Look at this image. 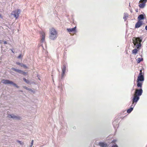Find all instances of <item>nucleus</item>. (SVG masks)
Masks as SVG:
<instances>
[{
    "label": "nucleus",
    "instance_id": "nucleus-36",
    "mask_svg": "<svg viewBox=\"0 0 147 147\" xmlns=\"http://www.w3.org/2000/svg\"><path fill=\"white\" fill-rule=\"evenodd\" d=\"M20 91L21 92H23L22 91V90H20Z\"/></svg>",
    "mask_w": 147,
    "mask_h": 147
},
{
    "label": "nucleus",
    "instance_id": "nucleus-27",
    "mask_svg": "<svg viewBox=\"0 0 147 147\" xmlns=\"http://www.w3.org/2000/svg\"><path fill=\"white\" fill-rule=\"evenodd\" d=\"M16 63L18 65H20L21 66V65H22V64H21V63H20L18 62H16Z\"/></svg>",
    "mask_w": 147,
    "mask_h": 147
},
{
    "label": "nucleus",
    "instance_id": "nucleus-29",
    "mask_svg": "<svg viewBox=\"0 0 147 147\" xmlns=\"http://www.w3.org/2000/svg\"><path fill=\"white\" fill-rule=\"evenodd\" d=\"M112 147H118V146L117 145H113Z\"/></svg>",
    "mask_w": 147,
    "mask_h": 147
},
{
    "label": "nucleus",
    "instance_id": "nucleus-18",
    "mask_svg": "<svg viewBox=\"0 0 147 147\" xmlns=\"http://www.w3.org/2000/svg\"><path fill=\"white\" fill-rule=\"evenodd\" d=\"M11 69L13 70L14 71L17 72H19V71H20V69H16L15 68H11Z\"/></svg>",
    "mask_w": 147,
    "mask_h": 147
},
{
    "label": "nucleus",
    "instance_id": "nucleus-2",
    "mask_svg": "<svg viewBox=\"0 0 147 147\" xmlns=\"http://www.w3.org/2000/svg\"><path fill=\"white\" fill-rule=\"evenodd\" d=\"M132 40L135 48L139 49L141 47L140 43L142 41V39L139 37H134L132 39Z\"/></svg>",
    "mask_w": 147,
    "mask_h": 147
},
{
    "label": "nucleus",
    "instance_id": "nucleus-7",
    "mask_svg": "<svg viewBox=\"0 0 147 147\" xmlns=\"http://www.w3.org/2000/svg\"><path fill=\"white\" fill-rule=\"evenodd\" d=\"M76 27L71 28H67V30L69 32L70 34H71V32H73V34L75 33L76 32Z\"/></svg>",
    "mask_w": 147,
    "mask_h": 147
},
{
    "label": "nucleus",
    "instance_id": "nucleus-33",
    "mask_svg": "<svg viewBox=\"0 0 147 147\" xmlns=\"http://www.w3.org/2000/svg\"><path fill=\"white\" fill-rule=\"evenodd\" d=\"M0 18H3V17L1 16V15L0 14Z\"/></svg>",
    "mask_w": 147,
    "mask_h": 147
},
{
    "label": "nucleus",
    "instance_id": "nucleus-23",
    "mask_svg": "<svg viewBox=\"0 0 147 147\" xmlns=\"http://www.w3.org/2000/svg\"><path fill=\"white\" fill-rule=\"evenodd\" d=\"M65 72L63 73V72H62V73L61 74V78L62 79L63 77L65 75Z\"/></svg>",
    "mask_w": 147,
    "mask_h": 147
},
{
    "label": "nucleus",
    "instance_id": "nucleus-19",
    "mask_svg": "<svg viewBox=\"0 0 147 147\" xmlns=\"http://www.w3.org/2000/svg\"><path fill=\"white\" fill-rule=\"evenodd\" d=\"M23 80L27 84H29L30 82L29 81L27 80L25 78H23Z\"/></svg>",
    "mask_w": 147,
    "mask_h": 147
},
{
    "label": "nucleus",
    "instance_id": "nucleus-4",
    "mask_svg": "<svg viewBox=\"0 0 147 147\" xmlns=\"http://www.w3.org/2000/svg\"><path fill=\"white\" fill-rule=\"evenodd\" d=\"M144 76L142 74L141 71L140 70V73L138 76L137 79V86L138 87H142V82L144 81Z\"/></svg>",
    "mask_w": 147,
    "mask_h": 147
},
{
    "label": "nucleus",
    "instance_id": "nucleus-25",
    "mask_svg": "<svg viewBox=\"0 0 147 147\" xmlns=\"http://www.w3.org/2000/svg\"><path fill=\"white\" fill-rule=\"evenodd\" d=\"M33 142H34V140H32V141H31V145H30V147H32V146L33 145Z\"/></svg>",
    "mask_w": 147,
    "mask_h": 147
},
{
    "label": "nucleus",
    "instance_id": "nucleus-34",
    "mask_svg": "<svg viewBox=\"0 0 147 147\" xmlns=\"http://www.w3.org/2000/svg\"><path fill=\"white\" fill-rule=\"evenodd\" d=\"M145 29L147 30V26H146L145 27Z\"/></svg>",
    "mask_w": 147,
    "mask_h": 147
},
{
    "label": "nucleus",
    "instance_id": "nucleus-12",
    "mask_svg": "<svg viewBox=\"0 0 147 147\" xmlns=\"http://www.w3.org/2000/svg\"><path fill=\"white\" fill-rule=\"evenodd\" d=\"M144 16L142 14L140 15L138 17V19L140 21L141 20L144 19Z\"/></svg>",
    "mask_w": 147,
    "mask_h": 147
},
{
    "label": "nucleus",
    "instance_id": "nucleus-13",
    "mask_svg": "<svg viewBox=\"0 0 147 147\" xmlns=\"http://www.w3.org/2000/svg\"><path fill=\"white\" fill-rule=\"evenodd\" d=\"M141 3L139 5V6L140 7L143 8L145 5V3Z\"/></svg>",
    "mask_w": 147,
    "mask_h": 147
},
{
    "label": "nucleus",
    "instance_id": "nucleus-11",
    "mask_svg": "<svg viewBox=\"0 0 147 147\" xmlns=\"http://www.w3.org/2000/svg\"><path fill=\"white\" fill-rule=\"evenodd\" d=\"M9 118H16L17 119H20V117H17L15 116L14 115H9Z\"/></svg>",
    "mask_w": 147,
    "mask_h": 147
},
{
    "label": "nucleus",
    "instance_id": "nucleus-32",
    "mask_svg": "<svg viewBox=\"0 0 147 147\" xmlns=\"http://www.w3.org/2000/svg\"><path fill=\"white\" fill-rule=\"evenodd\" d=\"M116 141V140H113L112 142L113 143H115Z\"/></svg>",
    "mask_w": 147,
    "mask_h": 147
},
{
    "label": "nucleus",
    "instance_id": "nucleus-15",
    "mask_svg": "<svg viewBox=\"0 0 147 147\" xmlns=\"http://www.w3.org/2000/svg\"><path fill=\"white\" fill-rule=\"evenodd\" d=\"M138 50L137 49H135L132 50V53L133 54L136 55L138 51Z\"/></svg>",
    "mask_w": 147,
    "mask_h": 147
},
{
    "label": "nucleus",
    "instance_id": "nucleus-1",
    "mask_svg": "<svg viewBox=\"0 0 147 147\" xmlns=\"http://www.w3.org/2000/svg\"><path fill=\"white\" fill-rule=\"evenodd\" d=\"M143 92L141 88L140 89H136L135 90L134 97V102L138 101L140 99V96L142 95Z\"/></svg>",
    "mask_w": 147,
    "mask_h": 147
},
{
    "label": "nucleus",
    "instance_id": "nucleus-8",
    "mask_svg": "<svg viewBox=\"0 0 147 147\" xmlns=\"http://www.w3.org/2000/svg\"><path fill=\"white\" fill-rule=\"evenodd\" d=\"M40 36L41 38V41L42 42H43L45 40V33L43 31H42L40 32Z\"/></svg>",
    "mask_w": 147,
    "mask_h": 147
},
{
    "label": "nucleus",
    "instance_id": "nucleus-5",
    "mask_svg": "<svg viewBox=\"0 0 147 147\" xmlns=\"http://www.w3.org/2000/svg\"><path fill=\"white\" fill-rule=\"evenodd\" d=\"M1 82L2 83L5 84H12L13 86H15L17 88H19V87L16 84L13 83L12 81H10L9 80L3 79L2 80Z\"/></svg>",
    "mask_w": 147,
    "mask_h": 147
},
{
    "label": "nucleus",
    "instance_id": "nucleus-35",
    "mask_svg": "<svg viewBox=\"0 0 147 147\" xmlns=\"http://www.w3.org/2000/svg\"><path fill=\"white\" fill-rule=\"evenodd\" d=\"M0 43H2V42H1V40H0Z\"/></svg>",
    "mask_w": 147,
    "mask_h": 147
},
{
    "label": "nucleus",
    "instance_id": "nucleus-10",
    "mask_svg": "<svg viewBox=\"0 0 147 147\" xmlns=\"http://www.w3.org/2000/svg\"><path fill=\"white\" fill-rule=\"evenodd\" d=\"M99 144L101 147H106L107 146V144L103 142H100Z\"/></svg>",
    "mask_w": 147,
    "mask_h": 147
},
{
    "label": "nucleus",
    "instance_id": "nucleus-17",
    "mask_svg": "<svg viewBox=\"0 0 147 147\" xmlns=\"http://www.w3.org/2000/svg\"><path fill=\"white\" fill-rule=\"evenodd\" d=\"M133 110V107H131L130 109H127V112L128 113H130L131 112V111Z\"/></svg>",
    "mask_w": 147,
    "mask_h": 147
},
{
    "label": "nucleus",
    "instance_id": "nucleus-22",
    "mask_svg": "<svg viewBox=\"0 0 147 147\" xmlns=\"http://www.w3.org/2000/svg\"><path fill=\"white\" fill-rule=\"evenodd\" d=\"M21 67H23L25 69H27L28 68L25 65L22 64V65H21Z\"/></svg>",
    "mask_w": 147,
    "mask_h": 147
},
{
    "label": "nucleus",
    "instance_id": "nucleus-6",
    "mask_svg": "<svg viewBox=\"0 0 147 147\" xmlns=\"http://www.w3.org/2000/svg\"><path fill=\"white\" fill-rule=\"evenodd\" d=\"M20 13V10L18 9L13 11L11 14L13 15L14 17L16 19L18 18Z\"/></svg>",
    "mask_w": 147,
    "mask_h": 147
},
{
    "label": "nucleus",
    "instance_id": "nucleus-28",
    "mask_svg": "<svg viewBox=\"0 0 147 147\" xmlns=\"http://www.w3.org/2000/svg\"><path fill=\"white\" fill-rule=\"evenodd\" d=\"M22 74H23L25 76L26 75V73L23 71Z\"/></svg>",
    "mask_w": 147,
    "mask_h": 147
},
{
    "label": "nucleus",
    "instance_id": "nucleus-30",
    "mask_svg": "<svg viewBox=\"0 0 147 147\" xmlns=\"http://www.w3.org/2000/svg\"><path fill=\"white\" fill-rule=\"evenodd\" d=\"M23 71L21 70H20V71H19V72L18 73H21V74H22V72H23Z\"/></svg>",
    "mask_w": 147,
    "mask_h": 147
},
{
    "label": "nucleus",
    "instance_id": "nucleus-24",
    "mask_svg": "<svg viewBox=\"0 0 147 147\" xmlns=\"http://www.w3.org/2000/svg\"><path fill=\"white\" fill-rule=\"evenodd\" d=\"M17 142L19 143L21 145H22L24 144V143L23 142H22L21 141L19 140H18Z\"/></svg>",
    "mask_w": 147,
    "mask_h": 147
},
{
    "label": "nucleus",
    "instance_id": "nucleus-26",
    "mask_svg": "<svg viewBox=\"0 0 147 147\" xmlns=\"http://www.w3.org/2000/svg\"><path fill=\"white\" fill-rule=\"evenodd\" d=\"M23 57V55H22L21 54H20V55H19L18 57V58H21L22 57Z\"/></svg>",
    "mask_w": 147,
    "mask_h": 147
},
{
    "label": "nucleus",
    "instance_id": "nucleus-21",
    "mask_svg": "<svg viewBox=\"0 0 147 147\" xmlns=\"http://www.w3.org/2000/svg\"><path fill=\"white\" fill-rule=\"evenodd\" d=\"M23 88H24L25 89H26L27 90H28L30 91V90H31L30 89L28 88H27V87H26V86H23Z\"/></svg>",
    "mask_w": 147,
    "mask_h": 147
},
{
    "label": "nucleus",
    "instance_id": "nucleus-9",
    "mask_svg": "<svg viewBox=\"0 0 147 147\" xmlns=\"http://www.w3.org/2000/svg\"><path fill=\"white\" fill-rule=\"evenodd\" d=\"M142 24V22L140 21L139 20L135 24V28H138L140 27Z\"/></svg>",
    "mask_w": 147,
    "mask_h": 147
},
{
    "label": "nucleus",
    "instance_id": "nucleus-37",
    "mask_svg": "<svg viewBox=\"0 0 147 147\" xmlns=\"http://www.w3.org/2000/svg\"><path fill=\"white\" fill-rule=\"evenodd\" d=\"M12 52L13 53H14V52H13V51H12Z\"/></svg>",
    "mask_w": 147,
    "mask_h": 147
},
{
    "label": "nucleus",
    "instance_id": "nucleus-20",
    "mask_svg": "<svg viewBox=\"0 0 147 147\" xmlns=\"http://www.w3.org/2000/svg\"><path fill=\"white\" fill-rule=\"evenodd\" d=\"M147 0H140V2L145 3L146 2Z\"/></svg>",
    "mask_w": 147,
    "mask_h": 147
},
{
    "label": "nucleus",
    "instance_id": "nucleus-14",
    "mask_svg": "<svg viewBox=\"0 0 147 147\" xmlns=\"http://www.w3.org/2000/svg\"><path fill=\"white\" fill-rule=\"evenodd\" d=\"M133 100H134L133 99H132V103L131 105V107H133H133H134V106L136 104V103L138 102V101L134 102Z\"/></svg>",
    "mask_w": 147,
    "mask_h": 147
},
{
    "label": "nucleus",
    "instance_id": "nucleus-16",
    "mask_svg": "<svg viewBox=\"0 0 147 147\" xmlns=\"http://www.w3.org/2000/svg\"><path fill=\"white\" fill-rule=\"evenodd\" d=\"M66 70V67L65 65H63L62 68V71L63 72V73L65 72Z\"/></svg>",
    "mask_w": 147,
    "mask_h": 147
},
{
    "label": "nucleus",
    "instance_id": "nucleus-3",
    "mask_svg": "<svg viewBox=\"0 0 147 147\" xmlns=\"http://www.w3.org/2000/svg\"><path fill=\"white\" fill-rule=\"evenodd\" d=\"M50 34L49 37L50 39L54 40L57 37V32L56 30L54 28H52L50 29Z\"/></svg>",
    "mask_w": 147,
    "mask_h": 147
},
{
    "label": "nucleus",
    "instance_id": "nucleus-31",
    "mask_svg": "<svg viewBox=\"0 0 147 147\" xmlns=\"http://www.w3.org/2000/svg\"><path fill=\"white\" fill-rule=\"evenodd\" d=\"M7 42L5 41H4V44H7Z\"/></svg>",
    "mask_w": 147,
    "mask_h": 147
}]
</instances>
